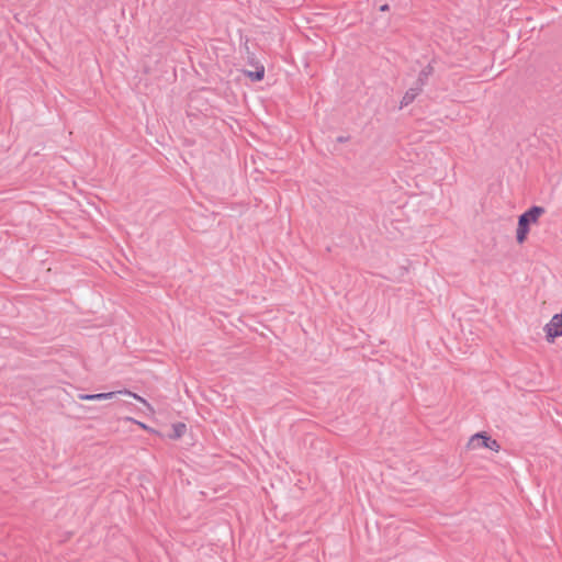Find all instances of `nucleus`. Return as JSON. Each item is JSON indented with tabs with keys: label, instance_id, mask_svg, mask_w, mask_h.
<instances>
[{
	"label": "nucleus",
	"instance_id": "f257e3e1",
	"mask_svg": "<svg viewBox=\"0 0 562 562\" xmlns=\"http://www.w3.org/2000/svg\"><path fill=\"white\" fill-rule=\"evenodd\" d=\"M544 210L540 206H532L518 218L516 240L519 245L527 240L530 225L537 224Z\"/></svg>",
	"mask_w": 562,
	"mask_h": 562
},
{
	"label": "nucleus",
	"instance_id": "f03ea898",
	"mask_svg": "<svg viewBox=\"0 0 562 562\" xmlns=\"http://www.w3.org/2000/svg\"><path fill=\"white\" fill-rule=\"evenodd\" d=\"M116 395H125L133 397L134 400L142 403L146 408L149 415H155V408L142 396H139L136 393L131 392L130 390H120V391H113L108 393H97V394H79L78 398L80 401H104V400H111Z\"/></svg>",
	"mask_w": 562,
	"mask_h": 562
},
{
	"label": "nucleus",
	"instance_id": "7ed1b4c3",
	"mask_svg": "<svg viewBox=\"0 0 562 562\" xmlns=\"http://www.w3.org/2000/svg\"><path fill=\"white\" fill-rule=\"evenodd\" d=\"M469 451H480L482 449H488L494 452L501 450V446L497 440L493 439L487 432L481 431L471 436L465 445Z\"/></svg>",
	"mask_w": 562,
	"mask_h": 562
},
{
	"label": "nucleus",
	"instance_id": "20e7f679",
	"mask_svg": "<svg viewBox=\"0 0 562 562\" xmlns=\"http://www.w3.org/2000/svg\"><path fill=\"white\" fill-rule=\"evenodd\" d=\"M186 430H187L186 424H183V423H176V424L172 425V431L173 432L170 436V438L179 439V438H181L184 435Z\"/></svg>",
	"mask_w": 562,
	"mask_h": 562
},
{
	"label": "nucleus",
	"instance_id": "39448f33",
	"mask_svg": "<svg viewBox=\"0 0 562 562\" xmlns=\"http://www.w3.org/2000/svg\"><path fill=\"white\" fill-rule=\"evenodd\" d=\"M263 75H265V68L263 67H260L257 71L252 72V71H248L247 72V76L255 80V81H260L262 78H263Z\"/></svg>",
	"mask_w": 562,
	"mask_h": 562
},
{
	"label": "nucleus",
	"instance_id": "423d86ee",
	"mask_svg": "<svg viewBox=\"0 0 562 562\" xmlns=\"http://www.w3.org/2000/svg\"><path fill=\"white\" fill-rule=\"evenodd\" d=\"M125 419H126L127 422H132V423L136 424L137 426H139V427H140L142 429H144V430H147V431H150V432H155V434H157V431H156L155 429H153V428L148 427L146 424H144V423H142V422H138V420H136V419H134V418H132V417H126Z\"/></svg>",
	"mask_w": 562,
	"mask_h": 562
}]
</instances>
